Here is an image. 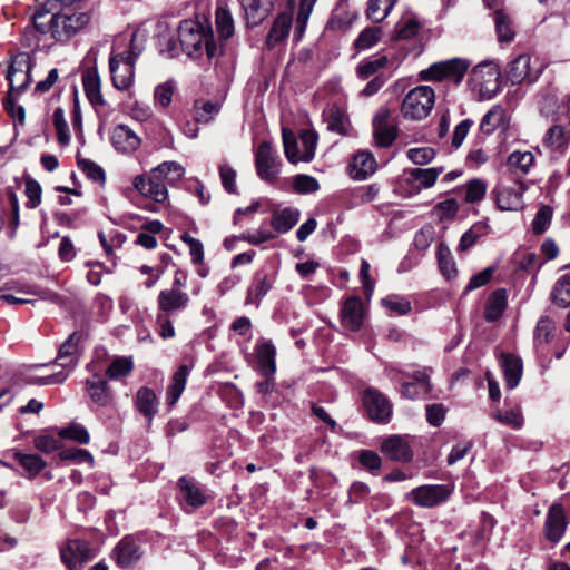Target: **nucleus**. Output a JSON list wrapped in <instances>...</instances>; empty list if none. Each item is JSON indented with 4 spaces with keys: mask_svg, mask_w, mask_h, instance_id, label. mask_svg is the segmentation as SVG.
I'll return each mask as SVG.
<instances>
[{
    "mask_svg": "<svg viewBox=\"0 0 570 570\" xmlns=\"http://www.w3.org/2000/svg\"><path fill=\"white\" fill-rule=\"evenodd\" d=\"M90 22L87 12L75 11L73 8H59V0H46L32 14V29H26L24 38L31 46L33 33H50L58 42H67Z\"/></svg>",
    "mask_w": 570,
    "mask_h": 570,
    "instance_id": "1",
    "label": "nucleus"
},
{
    "mask_svg": "<svg viewBox=\"0 0 570 570\" xmlns=\"http://www.w3.org/2000/svg\"><path fill=\"white\" fill-rule=\"evenodd\" d=\"M184 174L185 169L179 163L164 161L148 174L137 175L132 186L141 196L163 204L168 199L167 184L181 179Z\"/></svg>",
    "mask_w": 570,
    "mask_h": 570,
    "instance_id": "2",
    "label": "nucleus"
},
{
    "mask_svg": "<svg viewBox=\"0 0 570 570\" xmlns=\"http://www.w3.org/2000/svg\"><path fill=\"white\" fill-rule=\"evenodd\" d=\"M178 38L183 51L191 58L202 57L204 51L209 59L218 53L212 28L198 21H181L178 28Z\"/></svg>",
    "mask_w": 570,
    "mask_h": 570,
    "instance_id": "3",
    "label": "nucleus"
},
{
    "mask_svg": "<svg viewBox=\"0 0 570 570\" xmlns=\"http://www.w3.org/2000/svg\"><path fill=\"white\" fill-rule=\"evenodd\" d=\"M190 298L187 292L176 289H161L157 296L156 325L161 338H173L175 328L173 318L184 312L189 305Z\"/></svg>",
    "mask_w": 570,
    "mask_h": 570,
    "instance_id": "4",
    "label": "nucleus"
},
{
    "mask_svg": "<svg viewBox=\"0 0 570 570\" xmlns=\"http://www.w3.org/2000/svg\"><path fill=\"white\" fill-rule=\"evenodd\" d=\"M435 101L434 90L430 86L411 89L404 97L401 112L404 118L421 120L431 112Z\"/></svg>",
    "mask_w": 570,
    "mask_h": 570,
    "instance_id": "5",
    "label": "nucleus"
},
{
    "mask_svg": "<svg viewBox=\"0 0 570 570\" xmlns=\"http://www.w3.org/2000/svg\"><path fill=\"white\" fill-rule=\"evenodd\" d=\"M500 70L491 61H483L476 65L470 75V83L480 99H491L500 90Z\"/></svg>",
    "mask_w": 570,
    "mask_h": 570,
    "instance_id": "6",
    "label": "nucleus"
},
{
    "mask_svg": "<svg viewBox=\"0 0 570 570\" xmlns=\"http://www.w3.org/2000/svg\"><path fill=\"white\" fill-rule=\"evenodd\" d=\"M470 63L468 60L453 58L432 63L420 72V79L424 81L450 80L460 83L466 73Z\"/></svg>",
    "mask_w": 570,
    "mask_h": 570,
    "instance_id": "7",
    "label": "nucleus"
},
{
    "mask_svg": "<svg viewBox=\"0 0 570 570\" xmlns=\"http://www.w3.org/2000/svg\"><path fill=\"white\" fill-rule=\"evenodd\" d=\"M139 52L112 53L109 58L111 81L118 90L128 89L134 82L135 63Z\"/></svg>",
    "mask_w": 570,
    "mask_h": 570,
    "instance_id": "8",
    "label": "nucleus"
},
{
    "mask_svg": "<svg viewBox=\"0 0 570 570\" xmlns=\"http://www.w3.org/2000/svg\"><path fill=\"white\" fill-rule=\"evenodd\" d=\"M451 489L445 484H424L405 494V499L421 508H433L445 502Z\"/></svg>",
    "mask_w": 570,
    "mask_h": 570,
    "instance_id": "9",
    "label": "nucleus"
},
{
    "mask_svg": "<svg viewBox=\"0 0 570 570\" xmlns=\"http://www.w3.org/2000/svg\"><path fill=\"white\" fill-rule=\"evenodd\" d=\"M281 161L269 141H263L255 153V167L261 179L273 183L279 174Z\"/></svg>",
    "mask_w": 570,
    "mask_h": 570,
    "instance_id": "10",
    "label": "nucleus"
},
{
    "mask_svg": "<svg viewBox=\"0 0 570 570\" xmlns=\"http://www.w3.org/2000/svg\"><path fill=\"white\" fill-rule=\"evenodd\" d=\"M92 557V550L85 540L69 539L60 548L61 561L69 570H81Z\"/></svg>",
    "mask_w": 570,
    "mask_h": 570,
    "instance_id": "11",
    "label": "nucleus"
},
{
    "mask_svg": "<svg viewBox=\"0 0 570 570\" xmlns=\"http://www.w3.org/2000/svg\"><path fill=\"white\" fill-rule=\"evenodd\" d=\"M32 60L28 53H18L7 71L11 91L22 92L31 81Z\"/></svg>",
    "mask_w": 570,
    "mask_h": 570,
    "instance_id": "12",
    "label": "nucleus"
},
{
    "mask_svg": "<svg viewBox=\"0 0 570 570\" xmlns=\"http://www.w3.org/2000/svg\"><path fill=\"white\" fill-rule=\"evenodd\" d=\"M373 138L380 148H389L397 138V127L391 122V111L387 108L380 109L373 120Z\"/></svg>",
    "mask_w": 570,
    "mask_h": 570,
    "instance_id": "13",
    "label": "nucleus"
},
{
    "mask_svg": "<svg viewBox=\"0 0 570 570\" xmlns=\"http://www.w3.org/2000/svg\"><path fill=\"white\" fill-rule=\"evenodd\" d=\"M363 404L368 417L377 423H387L392 414L390 401L376 389L368 387L363 393Z\"/></svg>",
    "mask_w": 570,
    "mask_h": 570,
    "instance_id": "14",
    "label": "nucleus"
},
{
    "mask_svg": "<svg viewBox=\"0 0 570 570\" xmlns=\"http://www.w3.org/2000/svg\"><path fill=\"white\" fill-rule=\"evenodd\" d=\"M525 186L517 180L511 186L499 184L493 193L495 194L497 206L501 210H518L523 207V193Z\"/></svg>",
    "mask_w": 570,
    "mask_h": 570,
    "instance_id": "15",
    "label": "nucleus"
},
{
    "mask_svg": "<svg viewBox=\"0 0 570 570\" xmlns=\"http://www.w3.org/2000/svg\"><path fill=\"white\" fill-rule=\"evenodd\" d=\"M82 335L79 332H73L69 337L61 344L58 355L55 360V364L61 366L68 374L75 370L79 362L81 354L80 342Z\"/></svg>",
    "mask_w": 570,
    "mask_h": 570,
    "instance_id": "16",
    "label": "nucleus"
},
{
    "mask_svg": "<svg viewBox=\"0 0 570 570\" xmlns=\"http://www.w3.org/2000/svg\"><path fill=\"white\" fill-rule=\"evenodd\" d=\"M569 524L563 507L560 503H553L547 513L544 521L546 539L552 543L559 542Z\"/></svg>",
    "mask_w": 570,
    "mask_h": 570,
    "instance_id": "17",
    "label": "nucleus"
},
{
    "mask_svg": "<svg viewBox=\"0 0 570 570\" xmlns=\"http://www.w3.org/2000/svg\"><path fill=\"white\" fill-rule=\"evenodd\" d=\"M540 70L532 69L531 57L529 55H520L514 58L510 63L507 71L508 79L513 85L532 83L539 78Z\"/></svg>",
    "mask_w": 570,
    "mask_h": 570,
    "instance_id": "18",
    "label": "nucleus"
},
{
    "mask_svg": "<svg viewBox=\"0 0 570 570\" xmlns=\"http://www.w3.org/2000/svg\"><path fill=\"white\" fill-rule=\"evenodd\" d=\"M85 389L90 401L99 407H110L114 404V393L107 380L95 374L85 381Z\"/></svg>",
    "mask_w": 570,
    "mask_h": 570,
    "instance_id": "19",
    "label": "nucleus"
},
{
    "mask_svg": "<svg viewBox=\"0 0 570 570\" xmlns=\"http://www.w3.org/2000/svg\"><path fill=\"white\" fill-rule=\"evenodd\" d=\"M340 316L344 328L353 332L360 331L365 318V308L362 299L357 296L348 297L341 308Z\"/></svg>",
    "mask_w": 570,
    "mask_h": 570,
    "instance_id": "20",
    "label": "nucleus"
},
{
    "mask_svg": "<svg viewBox=\"0 0 570 570\" xmlns=\"http://www.w3.org/2000/svg\"><path fill=\"white\" fill-rule=\"evenodd\" d=\"M274 283H275L274 274L267 273L264 269L257 271L253 277L250 286L247 289L245 304L246 305L255 304L256 306H259L262 299L272 289Z\"/></svg>",
    "mask_w": 570,
    "mask_h": 570,
    "instance_id": "21",
    "label": "nucleus"
},
{
    "mask_svg": "<svg viewBox=\"0 0 570 570\" xmlns=\"http://www.w3.org/2000/svg\"><path fill=\"white\" fill-rule=\"evenodd\" d=\"M141 556L140 546L129 535L122 538L112 550V558L120 568L134 566Z\"/></svg>",
    "mask_w": 570,
    "mask_h": 570,
    "instance_id": "22",
    "label": "nucleus"
},
{
    "mask_svg": "<svg viewBox=\"0 0 570 570\" xmlns=\"http://www.w3.org/2000/svg\"><path fill=\"white\" fill-rule=\"evenodd\" d=\"M257 364L265 377H273L276 372V347L269 340L261 338L255 347Z\"/></svg>",
    "mask_w": 570,
    "mask_h": 570,
    "instance_id": "23",
    "label": "nucleus"
},
{
    "mask_svg": "<svg viewBox=\"0 0 570 570\" xmlns=\"http://www.w3.org/2000/svg\"><path fill=\"white\" fill-rule=\"evenodd\" d=\"M377 168L375 157L370 151H358L350 164V176L354 180H365L372 176Z\"/></svg>",
    "mask_w": 570,
    "mask_h": 570,
    "instance_id": "24",
    "label": "nucleus"
},
{
    "mask_svg": "<svg viewBox=\"0 0 570 570\" xmlns=\"http://www.w3.org/2000/svg\"><path fill=\"white\" fill-rule=\"evenodd\" d=\"M382 452L393 461L410 462L413 452L406 439L400 435H392L385 439L381 445Z\"/></svg>",
    "mask_w": 570,
    "mask_h": 570,
    "instance_id": "25",
    "label": "nucleus"
},
{
    "mask_svg": "<svg viewBox=\"0 0 570 570\" xmlns=\"http://www.w3.org/2000/svg\"><path fill=\"white\" fill-rule=\"evenodd\" d=\"M111 141L114 147L125 154L137 150L141 144L137 134L127 125H117L112 130Z\"/></svg>",
    "mask_w": 570,
    "mask_h": 570,
    "instance_id": "26",
    "label": "nucleus"
},
{
    "mask_svg": "<svg viewBox=\"0 0 570 570\" xmlns=\"http://www.w3.org/2000/svg\"><path fill=\"white\" fill-rule=\"evenodd\" d=\"M135 409L150 423L158 413L159 400L150 387H140L134 401Z\"/></svg>",
    "mask_w": 570,
    "mask_h": 570,
    "instance_id": "27",
    "label": "nucleus"
},
{
    "mask_svg": "<svg viewBox=\"0 0 570 570\" xmlns=\"http://www.w3.org/2000/svg\"><path fill=\"white\" fill-rule=\"evenodd\" d=\"M292 22L293 17L288 12H282L275 18L265 41L268 49L274 48L287 39Z\"/></svg>",
    "mask_w": 570,
    "mask_h": 570,
    "instance_id": "28",
    "label": "nucleus"
},
{
    "mask_svg": "<svg viewBox=\"0 0 570 570\" xmlns=\"http://www.w3.org/2000/svg\"><path fill=\"white\" fill-rule=\"evenodd\" d=\"M500 365L507 387H517L522 376V360L513 354L503 353L500 356Z\"/></svg>",
    "mask_w": 570,
    "mask_h": 570,
    "instance_id": "29",
    "label": "nucleus"
},
{
    "mask_svg": "<svg viewBox=\"0 0 570 570\" xmlns=\"http://www.w3.org/2000/svg\"><path fill=\"white\" fill-rule=\"evenodd\" d=\"M299 217L301 212L297 208L275 209L271 215L269 224L276 234H285L298 223Z\"/></svg>",
    "mask_w": 570,
    "mask_h": 570,
    "instance_id": "30",
    "label": "nucleus"
},
{
    "mask_svg": "<svg viewBox=\"0 0 570 570\" xmlns=\"http://www.w3.org/2000/svg\"><path fill=\"white\" fill-rule=\"evenodd\" d=\"M508 306V296L504 288L495 289L490 294L484 306V320L487 322L498 321Z\"/></svg>",
    "mask_w": 570,
    "mask_h": 570,
    "instance_id": "31",
    "label": "nucleus"
},
{
    "mask_svg": "<svg viewBox=\"0 0 570 570\" xmlns=\"http://www.w3.org/2000/svg\"><path fill=\"white\" fill-rule=\"evenodd\" d=\"M569 144L570 130L562 125L551 126L543 137V145L550 150L563 153Z\"/></svg>",
    "mask_w": 570,
    "mask_h": 570,
    "instance_id": "32",
    "label": "nucleus"
},
{
    "mask_svg": "<svg viewBox=\"0 0 570 570\" xmlns=\"http://www.w3.org/2000/svg\"><path fill=\"white\" fill-rule=\"evenodd\" d=\"M505 110L500 105H494L490 110L482 117L479 129L482 134L490 136L497 129H505Z\"/></svg>",
    "mask_w": 570,
    "mask_h": 570,
    "instance_id": "33",
    "label": "nucleus"
},
{
    "mask_svg": "<svg viewBox=\"0 0 570 570\" xmlns=\"http://www.w3.org/2000/svg\"><path fill=\"white\" fill-rule=\"evenodd\" d=\"M178 487L183 499L190 507L199 508L206 503V495L193 479L181 476Z\"/></svg>",
    "mask_w": 570,
    "mask_h": 570,
    "instance_id": "34",
    "label": "nucleus"
},
{
    "mask_svg": "<svg viewBox=\"0 0 570 570\" xmlns=\"http://www.w3.org/2000/svg\"><path fill=\"white\" fill-rule=\"evenodd\" d=\"M190 367L186 364L180 365L171 376V382L167 387V403L173 406L179 400L185 390Z\"/></svg>",
    "mask_w": 570,
    "mask_h": 570,
    "instance_id": "35",
    "label": "nucleus"
},
{
    "mask_svg": "<svg viewBox=\"0 0 570 570\" xmlns=\"http://www.w3.org/2000/svg\"><path fill=\"white\" fill-rule=\"evenodd\" d=\"M243 8L248 27H256L264 21L269 13V3L263 0H243Z\"/></svg>",
    "mask_w": 570,
    "mask_h": 570,
    "instance_id": "36",
    "label": "nucleus"
},
{
    "mask_svg": "<svg viewBox=\"0 0 570 570\" xmlns=\"http://www.w3.org/2000/svg\"><path fill=\"white\" fill-rule=\"evenodd\" d=\"M82 85L86 96L92 105H105V100L100 91V77L96 69H87L82 73Z\"/></svg>",
    "mask_w": 570,
    "mask_h": 570,
    "instance_id": "37",
    "label": "nucleus"
},
{
    "mask_svg": "<svg viewBox=\"0 0 570 570\" xmlns=\"http://www.w3.org/2000/svg\"><path fill=\"white\" fill-rule=\"evenodd\" d=\"M442 171L443 167L412 168L406 171L407 181L410 184L417 183L419 188H430L435 184Z\"/></svg>",
    "mask_w": 570,
    "mask_h": 570,
    "instance_id": "38",
    "label": "nucleus"
},
{
    "mask_svg": "<svg viewBox=\"0 0 570 570\" xmlns=\"http://www.w3.org/2000/svg\"><path fill=\"white\" fill-rule=\"evenodd\" d=\"M327 129L340 135H347L348 132V118L345 112L337 106L333 105L328 108L327 114Z\"/></svg>",
    "mask_w": 570,
    "mask_h": 570,
    "instance_id": "39",
    "label": "nucleus"
},
{
    "mask_svg": "<svg viewBox=\"0 0 570 570\" xmlns=\"http://www.w3.org/2000/svg\"><path fill=\"white\" fill-rule=\"evenodd\" d=\"M395 3L396 0H368L366 17L373 22H381L389 16Z\"/></svg>",
    "mask_w": 570,
    "mask_h": 570,
    "instance_id": "40",
    "label": "nucleus"
},
{
    "mask_svg": "<svg viewBox=\"0 0 570 570\" xmlns=\"http://www.w3.org/2000/svg\"><path fill=\"white\" fill-rule=\"evenodd\" d=\"M215 23L220 38L226 40L234 35V20L230 11L225 7H217L215 12Z\"/></svg>",
    "mask_w": 570,
    "mask_h": 570,
    "instance_id": "41",
    "label": "nucleus"
},
{
    "mask_svg": "<svg viewBox=\"0 0 570 570\" xmlns=\"http://www.w3.org/2000/svg\"><path fill=\"white\" fill-rule=\"evenodd\" d=\"M389 63L386 56H380L374 59L363 60L356 68V75L360 79L365 80L374 75H379L380 70L384 69Z\"/></svg>",
    "mask_w": 570,
    "mask_h": 570,
    "instance_id": "42",
    "label": "nucleus"
},
{
    "mask_svg": "<svg viewBox=\"0 0 570 570\" xmlns=\"http://www.w3.org/2000/svg\"><path fill=\"white\" fill-rule=\"evenodd\" d=\"M494 23L498 40L500 42H511L515 35L511 19L502 10H497L494 12Z\"/></svg>",
    "mask_w": 570,
    "mask_h": 570,
    "instance_id": "43",
    "label": "nucleus"
},
{
    "mask_svg": "<svg viewBox=\"0 0 570 570\" xmlns=\"http://www.w3.org/2000/svg\"><path fill=\"white\" fill-rule=\"evenodd\" d=\"M534 163V155L531 151L515 150L508 157V166L521 174H528Z\"/></svg>",
    "mask_w": 570,
    "mask_h": 570,
    "instance_id": "44",
    "label": "nucleus"
},
{
    "mask_svg": "<svg viewBox=\"0 0 570 570\" xmlns=\"http://www.w3.org/2000/svg\"><path fill=\"white\" fill-rule=\"evenodd\" d=\"M14 459L31 478L38 475L46 466V462L37 454H26L17 451L14 452Z\"/></svg>",
    "mask_w": 570,
    "mask_h": 570,
    "instance_id": "45",
    "label": "nucleus"
},
{
    "mask_svg": "<svg viewBox=\"0 0 570 570\" xmlns=\"http://www.w3.org/2000/svg\"><path fill=\"white\" fill-rule=\"evenodd\" d=\"M438 264L441 273L448 278H452L456 275V267L455 263L453 261V257L451 255L450 249L444 246L443 244H440L438 246Z\"/></svg>",
    "mask_w": 570,
    "mask_h": 570,
    "instance_id": "46",
    "label": "nucleus"
},
{
    "mask_svg": "<svg viewBox=\"0 0 570 570\" xmlns=\"http://www.w3.org/2000/svg\"><path fill=\"white\" fill-rule=\"evenodd\" d=\"M282 137H283V144H284V154H285L287 160L292 164H297L298 161H303V159H301L298 141H297L295 135L291 130L283 128Z\"/></svg>",
    "mask_w": 570,
    "mask_h": 570,
    "instance_id": "47",
    "label": "nucleus"
},
{
    "mask_svg": "<svg viewBox=\"0 0 570 570\" xmlns=\"http://www.w3.org/2000/svg\"><path fill=\"white\" fill-rule=\"evenodd\" d=\"M132 368L134 363L130 357H118L110 363L106 370V375L110 380H117L129 375Z\"/></svg>",
    "mask_w": 570,
    "mask_h": 570,
    "instance_id": "48",
    "label": "nucleus"
},
{
    "mask_svg": "<svg viewBox=\"0 0 570 570\" xmlns=\"http://www.w3.org/2000/svg\"><path fill=\"white\" fill-rule=\"evenodd\" d=\"M382 35L380 27H367L361 31L356 38L354 46L357 50H366L375 46Z\"/></svg>",
    "mask_w": 570,
    "mask_h": 570,
    "instance_id": "49",
    "label": "nucleus"
},
{
    "mask_svg": "<svg viewBox=\"0 0 570 570\" xmlns=\"http://www.w3.org/2000/svg\"><path fill=\"white\" fill-rule=\"evenodd\" d=\"M299 142L302 145L301 159L311 161L314 158L317 145V135L313 130H303L299 134Z\"/></svg>",
    "mask_w": 570,
    "mask_h": 570,
    "instance_id": "50",
    "label": "nucleus"
},
{
    "mask_svg": "<svg viewBox=\"0 0 570 570\" xmlns=\"http://www.w3.org/2000/svg\"><path fill=\"white\" fill-rule=\"evenodd\" d=\"M552 301L559 306L566 307L570 304V275L566 274L554 285Z\"/></svg>",
    "mask_w": 570,
    "mask_h": 570,
    "instance_id": "51",
    "label": "nucleus"
},
{
    "mask_svg": "<svg viewBox=\"0 0 570 570\" xmlns=\"http://www.w3.org/2000/svg\"><path fill=\"white\" fill-rule=\"evenodd\" d=\"M53 126L57 132L58 142L67 146L70 142L69 127L65 118V111L61 107L55 109L52 115Z\"/></svg>",
    "mask_w": 570,
    "mask_h": 570,
    "instance_id": "52",
    "label": "nucleus"
},
{
    "mask_svg": "<svg viewBox=\"0 0 570 570\" xmlns=\"http://www.w3.org/2000/svg\"><path fill=\"white\" fill-rule=\"evenodd\" d=\"M493 417L512 429H521L523 425V416L519 407L510 409L507 411H498L493 414Z\"/></svg>",
    "mask_w": 570,
    "mask_h": 570,
    "instance_id": "53",
    "label": "nucleus"
},
{
    "mask_svg": "<svg viewBox=\"0 0 570 570\" xmlns=\"http://www.w3.org/2000/svg\"><path fill=\"white\" fill-rule=\"evenodd\" d=\"M420 27L415 18L402 19L395 26V38L404 40L411 39L419 32Z\"/></svg>",
    "mask_w": 570,
    "mask_h": 570,
    "instance_id": "54",
    "label": "nucleus"
},
{
    "mask_svg": "<svg viewBox=\"0 0 570 570\" xmlns=\"http://www.w3.org/2000/svg\"><path fill=\"white\" fill-rule=\"evenodd\" d=\"M382 305L397 315H406L411 311L410 301L399 295L386 296L382 299Z\"/></svg>",
    "mask_w": 570,
    "mask_h": 570,
    "instance_id": "55",
    "label": "nucleus"
},
{
    "mask_svg": "<svg viewBox=\"0 0 570 570\" xmlns=\"http://www.w3.org/2000/svg\"><path fill=\"white\" fill-rule=\"evenodd\" d=\"M433 370L431 367H419L411 372H402L404 376L413 380L412 383H416L420 385L423 392H431L432 386L430 383V377Z\"/></svg>",
    "mask_w": 570,
    "mask_h": 570,
    "instance_id": "56",
    "label": "nucleus"
},
{
    "mask_svg": "<svg viewBox=\"0 0 570 570\" xmlns=\"http://www.w3.org/2000/svg\"><path fill=\"white\" fill-rule=\"evenodd\" d=\"M293 188L298 194H311L320 189V184L316 178L301 174L294 177Z\"/></svg>",
    "mask_w": 570,
    "mask_h": 570,
    "instance_id": "57",
    "label": "nucleus"
},
{
    "mask_svg": "<svg viewBox=\"0 0 570 570\" xmlns=\"http://www.w3.org/2000/svg\"><path fill=\"white\" fill-rule=\"evenodd\" d=\"M436 153L431 147L411 148L406 151L407 158L415 165H426L431 163Z\"/></svg>",
    "mask_w": 570,
    "mask_h": 570,
    "instance_id": "58",
    "label": "nucleus"
},
{
    "mask_svg": "<svg viewBox=\"0 0 570 570\" xmlns=\"http://www.w3.org/2000/svg\"><path fill=\"white\" fill-rule=\"evenodd\" d=\"M24 194L28 197V202L26 203V206L28 208H36L40 205L42 189H41L40 184L37 180H35L31 177H28L26 179Z\"/></svg>",
    "mask_w": 570,
    "mask_h": 570,
    "instance_id": "59",
    "label": "nucleus"
},
{
    "mask_svg": "<svg viewBox=\"0 0 570 570\" xmlns=\"http://www.w3.org/2000/svg\"><path fill=\"white\" fill-rule=\"evenodd\" d=\"M78 167L94 183H104L105 181V171L96 163H94L89 159H78Z\"/></svg>",
    "mask_w": 570,
    "mask_h": 570,
    "instance_id": "60",
    "label": "nucleus"
},
{
    "mask_svg": "<svg viewBox=\"0 0 570 570\" xmlns=\"http://www.w3.org/2000/svg\"><path fill=\"white\" fill-rule=\"evenodd\" d=\"M61 438L73 440L80 444H88L90 435L87 429L80 424H72L69 428L62 429L59 433Z\"/></svg>",
    "mask_w": 570,
    "mask_h": 570,
    "instance_id": "61",
    "label": "nucleus"
},
{
    "mask_svg": "<svg viewBox=\"0 0 570 570\" xmlns=\"http://www.w3.org/2000/svg\"><path fill=\"white\" fill-rule=\"evenodd\" d=\"M59 458L62 461H73L78 463L89 462L91 466L94 465V458L91 453L85 449H66L59 453Z\"/></svg>",
    "mask_w": 570,
    "mask_h": 570,
    "instance_id": "62",
    "label": "nucleus"
},
{
    "mask_svg": "<svg viewBox=\"0 0 570 570\" xmlns=\"http://www.w3.org/2000/svg\"><path fill=\"white\" fill-rule=\"evenodd\" d=\"M552 209L549 206H542L535 214L532 222V229L535 234L544 233L550 226Z\"/></svg>",
    "mask_w": 570,
    "mask_h": 570,
    "instance_id": "63",
    "label": "nucleus"
},
{
    "mask_svg": "<svg viewBox=\"0 0 570 570\" xmlns=\"http://www.w3.org/2000/svg\"><path fill=\"white\" fill-rule=\"evenodd\" d=\"M487 190V184L481 179H472L466 184L465 200L468 203H478L483 199Z\"/></svg>",
    "mask_w": 570,
    "mask_h": 570,
    "instance_id": "64",
    "label": "nucleus"
}]
</instances>
